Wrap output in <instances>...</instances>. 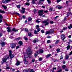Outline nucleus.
Segmentation results:
<instances>
[{"label":"nucleus","instance_id":"obj_36","mask_svg":"<svg viewBox=\"0 0 72 72\" xmlns=\"http://www.w3.org/2000/svg\"><path fill=\"white\" fill-rule=\"evenodd\" d=\"M36 23H40V22H41V21H39L38 20H36Z\"/></svg>","mask_w":72,"mask_h":72},{"label":"nucleus","instance_id":"obj_31","mask_svg":"<svg viewBox=\"0 0 72 72\" xmlns=\"http://www.w3.org/2000/svg\"><path fill=\"white\" fill-rule=\"evenodd\" d=\"M16 6L18 8H21V5L19 4L17 5Z\"/></svg>","mask_w":72,"mask_h":72},{"label":"nucleus","instance_id":"obj_16","mask_svg":"<svg viewBox=\"0 0 72 72\" xmlns=\"http://www.w3.org/2000/svg\"><path fill=\"white\" fill-rule=\"evenodd\" d=\"M2 6L3 8H4V9H7V7L6 6H5V5H2Z\"/></svg>","mask_w":72,"mask_h":72},{"label":"nucleus","instance_id":"obj_52","mask_svg":"<svg viewBox=\"0 0 72 72\" xmlns=\"http://www.w3.org/2000/svg\"><path fill=\"white\" fill-rule=\"evenodd\" d=\"M49 10L50 11H52V10H53V9H52L51 8L49 9Z\"/></svg>","mask_w":72,"mask_h":72},{"label":"nucleus","instance_id":"obj_33","mask_svg":"<svg viewBox=\"0 0 72 72\" xmlns=\"http://www.w3.org/2000/svg\"><path fill=\"white\" fill-rule=\"evenodd\" d=\"M25 31L26 32H28V30L27 28H25Z\"/></svg>","mask_w":72,"mask_h":72},{"label":"nucleus","instance_id":"obj_51","mask_svg":"<svg viewBox=\"0 0 72 72\" xmlns=\"http://www.w3.org/2000/svg\"><path fill=\"white\" fill-rule=\"evenodd\" d=\"M60 1H61V0H57V3H59V2H60Z\"/></svg>","mask_w":72,"mask_h":72},{"label":"nucleus","instance_id":"obj_21","mask_svg":"<svg viewBox=\"0 0 72 72\" xmlns=\"http://www.w3.org/2000/svg\"><path fill=\"white\" fill-rule=\"evenodd\" d=\"M62 67L63 69H65L66 67V66H65V65H64L62 66Z\"/></svg>","mask_w":72,"mask_h":72},{"label":"nucleus","instance_id":"obj_15","mask_svg":"<svg viewBox=\"0 0 72 72\" xmlns=\"http://www.w3.org/2000/svg\"><path fill=\"white\" fill-rule=\"evenodd\" d=\"M18 30H16L15 28H13V29H12V31H13L14 32H18Z\"/></svg>","mask_w":72,"mask_h":72},{"label":"nucleus","instance_id":"obj_62","mask_svg":"<svg viewBox=\"0 0 72 72\" xmlns=\"http://www.w3.org/2000/svg\"><path fill=\"white\" fill-rule=\"evenodd\" d=\"M59 17V16H56L55 17V19H57L58 17Z\"/></svg>","mask_w":72,"mask_h":72},{"label":"nucleus","instance_id":"obj_20","mask_svg":"<svg viewBox=\"0 0 72 72\" xmlns=\"http://www.w3.org/2000/svg\"><path fill=\"white\" fill-rule=\"evenodd\" d=\"M51 54H49L46 56V58H47L49 57H50L51 56Z\"/></svg>","mask_w":72,"mask_h":72},{"label":"nucleus","instance_id":"obj_42","mask_svg":"<svg viewBox=\"0 0 72 72\" xmlns=\"http://www.w3.org/2000/svg\"><path fill=\"white\" fill-rule=\"evenodd\" d=\"M22 17L23 19H25L26 18V16L23 15L22 16Z\"/></svg>","mask_w":72,"mask_h":72},{"label":"nucleus","instance_id":"obj_38","mask_svg":"<svg viewBox=\"0 0 72 72\" xmlns=\"http://www.w3.org/2000/svg\"><path fill=\"white\" fill-rule=\"evenodd\" d=\"M3 17L2 16V15H0V19H3Z\"/></svg>","mask_w":72,"mask_h":72},{"label":"nucleus","instance_id":"obj_41","mask_svg":"<svg viewBox=\"0 0 72 72\" xmlns=\"http://www.w3.org/2000/svg\"><path fill=\"white\" fill-rule=\"evenodd\" d=\"M69 48H70V46H69V45H68V46L67 47V49L68 50V49H69Z\"/></svg>","mask_w":72,"mask_h":72},{"label":"nucleus","instance_id":"obj_61","mask_svg":"<svg viewBox=\"0 0 72 72\" xmlns=\"http://www.w3.org/2000/svg\"><path fill=\"white\" fill-rule=\"evenodd\" d=\"M62 71V69H59L58 71L59 72H61Z\"/></svg>","mask_w":72,"mask_h":72},{"label":"nucleus","instance_id":"obj_40","mask_svg":"<svg viewBox=\"0 0 72 72\" xmlns=\"http://www.w3.org/2000/svg\"><path fill=\"white\" fill-rule=\"evenodd\" d=\"M40 30H41V29L40 28H38L37 29V31L38 32H39Z\"/></svg>","mask_w":72,"mask_h":72},{"label":"nucleus","instance_id":"obj_28","mask_svg":"<svg viewBox=\"0 0 72 72\" xmlns=\"http://www.w3.org/2000/svg\"><path fill=\"white\" fill-rule=\"evenodd\" d=\"M32 4H35V1L32 0Z\"/></svg>","mask_w":72,"mask_h":72},{"label":"nucleus","instance_id":"obj_6","mask_svg":"<svg viewBox=\"0 0 72 72\" xmlns=\"http://www.w3.org/2000/svg\"><path fill=\"white\" fill-rule=\"evenodd\" d=\"M61 37L62 40H64L65 39V35H64V34H62Z\"/></svg>","mask_w":72,"mask_h":72},{"label":"nucleus","instance_id":"obj_57","mask_svg":"<svg viewBox=\"0 0 72 72\" xmlns=\"http://www.w3.org/2000/svg\"><path fill=\"white\" fill-rule=\"evenodd\" d=\"M11 69H12V71H15V69H12V68Z\"/></svg>","mask_w":72,"mask_h":72},{"label":"nucleus","instance_id":"obj_14","mask_svg":"<svg viewBox=\"0 0 72 72\" xmlns=\"http://www.w3.org/2000/svg\"><path fill=\"white\" fill-rule=\"evenodd\" d=\"M38 41V40L36 39H35V40H33V42L34 44H35L36 42H37Z\"/></svg>","mask_w":72,"mask_h":72},{"label":"nucleus","instance_id":"obj_11","mask_svg":"<svg viewBox=\"0 0 72 72\" xmlns=\"http://www.w3.org/2000/svg\"><path fill=\"white\" fill-rule=\"evenodd\" d=\"M9 56L10 57V59H12V58H13L14 57V55L13 54H11L10 55H9Z\"/></svg>","mask_w":72,"mask_h":72},{"label":"nucleus","instance_id":"obj_3","mask_svg":"<svg viewBox=\"0 0 72 72\" xmlns=\"http://www.w3.org/2000/svg\"><path fill=\"white\" fill-rule=\"evenodd\" d=\"M48 21H49V20H48V19H47V20H44V21H43L42 22L43 23H45V24H44V25L47 26V25H48V24H49V22H48Z\"/></svg>","mask_w":72,"mask_h":72},{"label":"nucleus","instance_id":"obj_27","mask_svg":"<svg viewBox=\"0 0 72 72\" xmlns=\"http://www.w3.org/2000/svg\"><path fill=\"white\" fill-rule=\"evenodd\" d=\"M63 8V7H62V6H58V9H62V8Z\"/></svg>","mask_w":72,"mask_h":72},{"label":"nucleus","instance_id":"obj_47","mask_svg":"<svg viewBox=\"0 0 72 72\" xmlns=\"http://www.w3.org/2000/svg\"><path fill=\"white\" fill-rule=\"evenodd\" d=\"M59 40H57L56 42V44H58L59 42Z\"/></svg>","mask_w":72,"mask_h":72},{"label":"nucleus","instance_id":"obj_64","mask_svg":"<svg viewBox=\"0 0 72 72\" xmlns=\"http://www.w3.org/2000/svg\"><path fill=\"white\" fill-rule=\"evenodd\" d=\"M63 59V56H61V57L60 58V59Z\"/></svg>","mask_w":72,"mask_h":72},{"label":"nucleus","instance_id":"obj_7","mask_svg":"<svg viewBox=\"0 0 72 72\" xmlns=\"http://www.w3.org/2000/svg\"><path fill=\"white\" fill-rule=\"evenodd\" d=\"M22 10H21V13L22 14H24L25 12V8L23 7H22Z\"/></svg>","mask_w":72,"mask_h":72},{"label":"nucleus","instance_id":"obj_53","mask_svg":"<svg viewBox=\"0 0 72 72\" xmlns=\"http://www.w3.org/2000/svg\"><path fill=\"white\" fill-rule=\"evenodd\" d=\"M33 12H37V10H36V9H34L33 10Z\"/></svg>","mask_w":72,"mask_h":72},{"label":"nucleus","instance_id":"obj_8","mask_svg":"<svg viewBox=\"0 0 72 72\" xmlns=\"http://www.w3.org/2000/svg\"><path fill=\"white\" fill-rule=\"evenodd\" d=\"M15 46H16V45L15 44H12L10 45L12 49H13V48H14Z\"/></svg>","mask_w":72,"mask_h":72},{"label":"nucleus","instance_id":"obj_12","mask_svg":"<svg viewBox=\"0 0 72 72\" xmlns=\"http://www.w3.org/2000/svg\"><path fill=\"white\" fill-rule=\"evenodd\" d=\"M6 44V43L4 42H3L1 43V45L2 46L4 47L5 46V45Z\"/></svg>","mask_w":72,"mask_h":72},{"label":"nucleus","instance_id":"obj_45","mask_svg":"<svg viewBox=\"0 0 72 72\" xmlns=\"http://www.w3.org/2000/svg\"><path fill=\"white\" fill-rule=\"evenodd\" d=\"M21 38L20 37H19L17 39V40H21Z\"/></svg>","mask_w":72,"mask_h":72},{"label":"nucleus","instance_id":"obj_39","mask_svg":"<svg viewBox=\"0 0 72 72\" xmlns=\"http://www.w3.org/2000/svg\"><path fill=\"white\" fill-rule=\"evenodd\" d=\"M9 55H11V54H12V51H11V50L9 51Z\"/></svg>","mask_w":72,"mask_h":72},{"label":"nucleus","instance_id":"obj_30","mask_svg":"<svg viewBox=\"0 0 72 72\" xmlns=\"http://www.w3.org/2000/svg\"><path fill=\"white\" fill-rule=\"evenodd\" d=\"M69 58V56L68 55H66L65 57V58L66 59H67Z\"/></svg>","mask_w":72,"mask_h":72},{"label":"nucleus","instance_id":"obj_37","mask_svg":"<svg viewBox=\"0 0 72 72\" xmlns=\"http://www.w3.org/2000/svg\"><path fill=\"white\" fill-rule=\"evenodd\" d=\"M11 1L10 0H6V3H8V2Z\"/></svg>","mask_w":72,"mask_h":72},{"label":"nucleus","instance_id":"obj_32","mask_svg":"<svg viewBox=\"0 0 72 72\" xmlns=\"http://www.w3.org/2000/svg\"><path fill=\"white\" fill-rule=\"evenodd\" d=\"M32 35V34H31V33H28V36H31Z\"/></svg>","mask_w":72,"mask_h":72},{"label":"nucleus","instance_id":"obj_60","mask_svg":"<svg viewBox=\"0 0 72 72\" xmlns=\"http://www.w3.org/2000/svg\"><path fill=\"white\" fill-rule=\"evenodd\" d=\"M10 68H9V67H6V69H9Z\"/></svg>","mask_w":72,"mask_h":72},{"label":"nucleus","instance_id":"obj_55","mask_svg":"<svg viewBox=\"0 0 72 72\" xmlns=\"http://www.w3.org/2000/svg\"><path fill=\"white\" fill-rule=\"evenodd\" d=\"M35 61V59H33L32 60V62H34Z\"/></svg>","mask_w":72,"mask_h":72},{"label":"nucleus","instance_id":"obj_35","mask_svg":"<svg viewBox=\"0 0 72 72\" xmlns=\"http://www.w3.org/2000/svg\"><path fill=\"white\" fill-rule=\"evenodd\" d=\"M39 61H41L42 60V58H39Z\"/></svg>","mask_w":72,"mask_h":72},{"label":"nucleus","instance_id":"obj_54","mask_svg":"<svg viewBox=\"0 0 72 72\" xmlns=\"http://www.w3.org/2000/svg\"><path fill=\"white\" fill-rule=\"evenodd\" d=\"M3 22V19H0V23H1Z\"/></svg>","mask_w":72,"mask_h":72},{"label":"nucleus","instance_id":"obj_10","mask_svg":"<svg viewBox=\"0 0 72 72\" xmlns=\"http://www.w3.org/2000/svg\"><path fill=\"white\" fill-rule=\"evenodd\" d=\"M38 52L40 53H44V50L42 49H40L38 51Z\"/></svg>","mask_w":72,"mask_h":72},{"label":"nucleus","instance_id":"obj_17","mask_svg":"<svg viewBox=\"0 0 72 72\" xmlns=\"http://www.w3.org/2000/svg\"><path fill=\"white\" fill-rule=\"evenodd\" d=\"M20 64V62L19 61H17L16 63V66H19Z\"/></svg>","mask_w":72,"mask_h":72},{"label":"nucleus","instance_id":"obj_56","mask_svg":"<svg viewBox=\"0 0 72 72\" xmlns=\"http://www.w3.org/2000/svg\"><path fill=\"white\" fill-rule=\"evenodd\" d=\"M3 36V34L1 33H0V37Z\"/></svg>","mask_w":72,"mask_h":72},{"label":"nucleus","instance_id":"obj_5","mask_svg":"<svg viewBox=\"0 0 72 72\" xmlns=\"http://www.w3.org/2000/svg\"><path fill=\"white\" fill-rule=\"evenodd\" d=\"M43 12H44V10H40L38 11V13H39V15L40 16H41L43 15V14H42Z\"/></svg>","mask_w":72,"mask_h":72},{"label":"nucleus","instance_id":"obj_34","mask_svg":"<svg viewBox=\"0 0 72 72\" xmlns=\"http://www.w3.org/2000/svg\"><path fill=\"white\" fill-rule=\"evenodd\" d=\"M30 72H35L34 71V70L33 69H30Z\"/></svg>","mask_w":72,"mask_h":72},{"label":"nucleus","instance_id":"obj_2","mask_svg":"<svg viewBox=\"0 0 72 72\" xmlns=\"http://www.w3.org/2000/svg\"><path fill=\"white\" fill-rule=\"evenodd\" d=\"M54 30L53 29H51L49 31H47L46 32V35H48V34H51L54 32Z\"/></svg>","mask_w":72,"mask_h":72},{"label":"nucleus","instance_id":"obj_4","mask_svg":"<svg viewBox=\"0 0 72 72\" xmlns=\"http://www.w3.org/2000/svg\"><path fill=\"white\" fill-rule=\"evenodd\" d=\"M9 56H6L5 58H3V59L2 60L3 62H5L6 61V60L9 59Z\"/></svg>","mask_w":72,"mask_h":72},{"label":"nucleus","instance_id":"obj_23","mask_svg":"<svg viewBox=\"0 0 72 72\" xmlns=\"http://www.w3.org/2000/svg\"><path fill=\"white\" fill-rule=\"evenodd\" d=\"M2 3H3L4 4H5V3H6V0H3L2 1Z\"/></svg>","mask_w":72,"mask_h":72},{"label":"nucleus","instance_id":"obj_50","mask_svg":"<svg viewBox=\"0 0 72 72\" xmlns=\"http://www.w3.org/2000/svg\"><path fill=\"white\" fill-rule=\"evenodd\" d=\"M23 72H28V71L27 70H23Z\"/></svg>","mask_w":72,"mask_h":72},{"label":"nucleus","instance_id":"obj_46","mask_svg":"<svg viewBox=\"0 0 72 72\" xmlns=\"http://www.w3.org/2000/svg\"><path fill=\"white\" fill-rule=\"evenodd\" d=\"M26 5H30V3H26Z\"/></svg>","mask_w":72,"mask_h":72},{"label":"nucleus","instance_id":"obj_58","mask_svg":"<svg viewBox=\"0 0 72 72\" xmlns=\"http://www.w3.org/2000/svg\"><path fill=\"white\" fill-rule=\"evenodd\" d=\"M19 48V46H16V49H18V48Z\"/></svg>","mask_w":72,"mask_h":72},{"label":"nucleus","instance_id":"obj_18","mask_svg":"<svg viewBox=\"0 0 72 72\" xmlns=\"http://www.w3.org/2000/svg\"><path fill=\"white\" fill-rule=\"evenodd\" d=\"M39 52H38V51L35 53V57H37V56L38 55V54H39Z\"/></svg>","mask_w":72,"mask_h":72},{"label":"nucleus","instance_id":"obj_22","mask_svg":"<svg viewBox=\"0 0 72 72\" xmlns=\"http://www.w3.org/2000/svg\"><path fill=\"white\" fill-rule=\"evenodd\" d=\"M28 21H32V18L31 17H29L28 18Z\"/></svg>","mask_w":72,"mask_h":72},{"label":"nucleus","instance_id":"obj_29","mask_svg":"<svg viewBox=\"0 0 72 72\" xmlns=\"http://www.w3.org/2000/svg\"><path fill=\"white\" fill-rule=\"evenodd\" d=\"M35 27L36 28V29H37L38 28H39L40 27V26H39V25H37L35 26Z\"/></svg>","mask_w":72,"mask_h":72},{"label":"nucleus","instance_id":"obj_26","mask_svg":"<svg viewBox=\"0 0 72 72\" xmlns=\"http://www.w3.org/2000/svg\"><path fill=\"white\" fill-rule=\"evenodd\" d=\"M57 53H59V52H60V49H59V48H58L57 49Z\"/></svg>","mask_w":72,"mask_h":72},{"label":"nucleus","instance_id":"obj_25","mask_svg":"<svg viewBox=\"0 0 72 72\" xmlns=\"http://www.w3.org/2000/svg\"><path fill=\"white\" fill-rule=\"evenodd\" d=\"M38 32L36 30H35L34 31V33L35 34H37V33Z\"/></svg>","mask_w":72,"mask_h":72},{"label":"nucleus","instance_id":"obj_19","mask_svg":"<svg viewBox=\"0 0 72 72\" xmlns=\"http://www.w3.org/2000/svg\"><path fill=\"white\" fill-rule=\"evenodd\" d=\"M70 14L72 15V13H71V12H68L67 14V17H68Z\"/></svg>","mask_w":72,"mask_h":72},{"label":"nucleus","instance_id":"obj_48","mask_svg":"<svg viewBox=\"0 0 72 72\" xmlns=\"http://www.w3.org/2000/svg\"><path fill=\"white\" fill-rule=\"evenodd\" d=\"M24 39H25V40H28L27 38L26 37H24Z\"/></svg>","mask_w":72,"mask_h":72},{"label":"nucleus","instance_id":"obj_9","mask_svg":"<svg viewBox=\"0 0 72 72\" xmlns=\"http://www.w3.org/2000/svg\"><path fill=\"white\" fill-rule=\"evenodd\" d=\"M7 29L8 30L7 32H12V30H11L10 28L7 27Z\"/></svg>","mask_w":72,"mask_h":72},{"label":"nucleus","instance_id":"obj_49","mask_svg":"<svg viewBox=\"0 0 72 72\" xmlns=\"http://www.w3.org/2000/svg\"><path fill=\"white\" fill-rule=\"evenodd\" d=\"M68 28H63V30H65L67 29Z\"/></svg>","mask_w":72,"mask_h":72},{"label":"nucleus","instance_id":"obj_63","mask_svg":"<svg viewBox=\"0 0 72 72\" xmlns=\"http://www.w3.org/2000/svg\"><path fill=\"white\" fill-rule=\"evenodd\" d=\"M65 71H68V69H65Z\"/></svg>","mask_w":72,"mask_h":72},{"label":"nucleus","instance_id":"obj_44","mask_svg":"<svg viewBox=\"0 0 72 72\" xmlns=\"http://www.w3.org/2000/svg\"><path fill=\"white\" fill-rule=\"evenodd\" d=\"M50 40H48L47 41V43H48V44H49V43H50Z\"/></svg>","mask_w":72,"mask_h":72},{"label":"nucleus","instance_id":"obj_43","mask_svg":"<svg viewBox=\"0 0 72 72\" xmlns=\"http://www.w3.org/2000/svg\"><path fill=\"white\" fill-rule=\"evenodd\" d=\"M47 1H48V4H50L51 3V2L50 1V0H47Z\"/></svg>","mask_w":72,"mask_h":72},{"label":"nucleus","instance_id":"obj_13","mask_svg":"<svg viewBox=\"0 0 72 72\" xmlns=\"http://www.w3.org/2000/svg\"><path fill=\"white\" fill-rule=\"evenodd\" d=\"M19 44L20 45V46H21L23 44V42L21 41H20L19 42Z\"/></svg>","mask_w":72,"mask_h":72},{"label":"nucleus","instance_id":"obj_1","mask_svg":"<svg viewBox=\"0 0 72 72\" xmlns=\"http://www.w3.org/2000/svg\"><path fill=\"white\" fill-rule=\"evenodd\" d=\"M26 53H27L28 56H26L25 55L24 58V60L25 61V64H27L28 63V62L26 61V58H28V57H30V55H31V54L32 53V51L31 50H30V48L28 47L26 51Z\"/></svg>","mask_w":72,"mask_h":72},{"label":"nucleus","instance_id":"obj_59","mask_svg":"<svg viewBox=\"0 0 72 72\" xmlns=\"http://www.w3.org/2000/svg\"><path fill=\"white\" fill-rule=\"evenodd\" d=\"M41 32L42 33H44V32H44V31L43 30H41Z\"/></svg>","mask_w":72,"mask_h":72},{"label":"nucleus","instance_id":"obj_24","mask_svg":"<svg viewBox=\"0 0 72 72\" xmlns=\"http://www.w3.org/2000/svg\"><path fill=\"white\" fill-rule=\"evenodd\" d=\"M0 13H5V12L4 11H2L0 10Z\"/></svg>","mask_w":72,"mask_h":72}]
</instances>
